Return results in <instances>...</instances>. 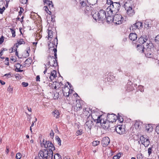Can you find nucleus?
Here are the masks:
<instances>
[{"label": "nucleus", "instance_id": "nucleus-12", "mask_svg": "<svg viewBox=\"0 0 159 159\" xmlns=\"http://www.w3.org/2000/svg\"><path fill=\"white\" fill-rule=\"evenodd\" d=\"M115 129L116 132L120 134H124L125 133V129L122 125H118L115 128Z\"/></svg>", "mask_w": 159, "mask_h": 159}, {"label": "nucleus", "instance_id": "nucleus-64", "mask_svg": "<svg viewBox=\"0 0 159 159\" xmlns=\"http://www.w3.org/2000/svg\"><path fill=\"white\" fill-rule=\"evenodd\" d=\"M0 83L2 85H4V84H5V82H4L3 81H2V80H0Z\"/></svg>", "mask_w": 159, "mask_h": 159}, {"label": "nucleus", "instance_id": "nucleus-56", "mask_svg": "<svg viewBox=\"0 0 159 159\" xmlns=\"http://www.w3.org/2000/svg\"><path fill=\"white\" fill-rule=\"evenodd\" d=\"M51 1H49L48 0H46L45 1H43L44 3V5H45V4L47 5L49 2H51Z\"/></svg>", "mask_w": 159, "mask_h": 159}, {"label": "nucleus", "instance_id": "nucleus-41", "mask_svg": "<svg viewBox=\"0 0 159 159\" xmlns=\"http://www.w3.org/2000/svg\"><path fill=\"white\" fill-rule=\"evenodd\" d=\"M98 0H91V2L90 3V5L93 6L96 4Z\"/></svg>", "mask_w": 159, "mask_h": 159}, {"label": "nucleus", "instance_id": "nucleus-28", "mask_svg": "<svg viewBox=\"0 0 159 159\" xmlns=\"http://www.w3.org/2000/svg\"><path fill=\"white\" fill-rule=\"evenodd\" d=\"M54 159H61V156L58 153H56L54 155Z\"/></svg>", "mask_w": 159, "mask_h": 159}, {"label": "nucleus", "instance_id": "nucleus-8", "mask_svg": "<svg viewBox=\"0 0 159 159\" xmlns=\"http://www.w3.org/2000/svg\"><path fill=\"white\" fill-rule=\"evenodd\" d=\"M91 116L94 121L97 123H99L102 117V116L100 115L99 113L97 112H93Z\"/></svg>", "mask_w": 159, "mask_h": 159}, {"label": "nucleus", "instance_id": "nucleus-55", "mask_svg": "<svg viewBox=\"0 0 159 159\" xmlns=\"http://www.w3.org/2000/svg\"><path fill=\"white\" fill-rule=\"evenodd\" d=\"M4 37L3 36H2L0 38V44H1L4 41Z\"/></svg>", "mask_w": 159, "mask_h": 159}, {"label": "nucleus", "instance_id": "nucleus-15", "mask_svg": "<svg viewBox=\"0 0 159 159\" xmlns=\"http://www.w3.org/2000/svg\"><path fill=\"white\" fill-rule=\"evenodd\" d=\"M70 89L67 86L65 85L64 87L62 89L63 93V95L66 97H68L71 93L70 92Z\"/></svg>", "mask_w": 159, "mask_h": 159}, {"label": "nucleus", "instance_id": "nucleus-10", "mask_svg": "<svg viewBox=\"0 0 159 159\" xmlns=\"http://www.w3.org/2000/svg\"><path fill=\"white\" fill-rule=\"evenodd\" d=\"M124 6L127 10V13L128 16H131L134 14V11L131 7L130 6L127 7L126 4H125Z\"/></svg>", "mask_w": 159, "mask_h": 159}, {"label": "nucleus", "instance_id": "nucleus-51", "mask_svg": "<svg viewBox=\"0 0 159 159\" xmlns=\"http://www.w3.org/2000/svg\"><path fill=\"white\" fill-rule=\"evenodd\" d=\"M134 125L136 128H138L139 127V126H140L139 123L138 122H136Z\"/></svg>", "mask_w": 159, "mask_h": 159}, {"label": "nucleus", "instance_id": "nucleus-22", "mask_svg": "<svg viewBox=\"0 0 159 159\" xmlns=\"http://www.w3.org/2000/svg\"><path fill=\"white\" fill-rule=\"evenodd\" d=\"M81 104L79 103H77L74 107V109L76 111L80 110L82 108Z\"/></svg>", "mask_w": 159, "mask_h": 159}, {"label": "nucleus", "instance_id": "nucleus-33", "mask_svg": "<svg viewBox=\"0 0 159 159\" xmlns=\"http://www.w3.org/2000/svg\"><path fill=\"white\" fill-rule=\"evenodd\" d=\"M17 42L20 45L24 44L25 42L23 39H19L17 40Z\"/></svg>", "mask_w": 159, "mask_h": 159}, {"label": "nucleus", "instance_id": "nucleus-45", "mask_svg": "<svg viewBox=\"0 0 159 159\" xmlns=\"http://www.w3.org/2000/svg\"><path fill=\"white\" fill-rule=\"evenodd\" d=\"M114 2H113L111 0H107V4L108 5H109L110 6L111 4H112Z\"/></svg>", "mask_w": 159, "mask_h": 159}, {"label": "nucleus", "instance_id": "nucleus-7", "mask_svg": "<svg viewBox=\"0 0 159 159\" xmlns=\"http://www.w3.org/2000/svg\"><path fill=\"white\" fill-rule=\"evenodd\" d=\"M43 145L44 147L46 148L51 147V148H49L48 149L51 150L52 152L55 149L54 145L51 142L44 139L43 141V144L42 146H43Z\"/></svg>", "mask_w": 159, "mask_h": 159}, {"label": "nucleus", "instance_id": "nucleus-34", "mask_svg": "<svg viewBox=\"0 0 159 159\" xmlns=\"http://www.w3.org/2000/svg\"><path fill=\"white\" fill-rule=\"evenodd\" d=\"M56 141L58 143V144L60 145L61 146V141L59 137L58 136L56 137Z\"/></svg>", "mask_w": 159, "mask_h": 159}, {"label": "nucleus", "instance_id": "nucleus-18", "mask_svg": "<svg viewBox=\"0 0 159 159\" xmlns=\"http://www.w3.org/2000/svg\"><path fill=\"white\" fill-rule=\"evenodd\" d=\"M88 120L85 123V126L86 128L90 130L92 127L93 126V124L91 120H89L88 119Z\"/></svg>", "mask_w": 159, "mask_h": 159}, {"label": "nucleus", "instance_id": "nucleus-2", "mask_svg": "<svg viewBox=\"0 0 159 159\" xmlns=\"http://www.w3.org/2000/svg\"><path fill=\"white\" fill-rule=\"evenodd\" d=\"M120 6L119 2H114L106 9V12L109 15L108 16L112 15V14L117 13L119 11Z\"/></svg>", "mask_w": 159, "mask_h": 159}, {"label": "nucleus", "instance_id": "nucleus-42", "mask_svg": "<svg viewBox=\"0 0 159 159\" xmlns=\"http://www.w3.org/2000/svg\"><path fill=\"white\" fill-rule=\"evenodd\" d=\"M21 155L20 153H17L16 155V157L17 159H20L21 157Z\"/></svg>", "mask_w": 159, "mask_h": 159}, {"label": "nucleus", "instance_id": "nucleus-31", "mask_svg": "<svg viewBox=\"0 0 159 159\" xmlns=\"http://www.w3.org/2000/svg\"><path fill=\"white\" fill-rule=\"evenodd\" d=\"M138 29L137 27V26L135 25V24H134L132 25L130 28V30H132L133 31H134L135 30L137 29Z\"/></svg>", "mask_w": 159, "mask_h": 159}, {"label": "nucleus", "instance_id": "nucleus-13", "mask_svg": "<svg viewBox=\"0 0 159 159\" xmlns=\"http://www.w3.org/2000/svg\"><path fill=\"white\" fill-rule=\"evenodd\" d=\"M117 116L114 114H108L107 116V119L110 122H113L116 121Z\"/></svg>", "mask_w": 159, "mask_h": 159}, {"label": "nucleus", "instance_id": "nucleus-27", "mask_svg": "<svg viewBox=\"0 0 159 159\" xmlns=\"http://www.w3.org/2000/svg\"><path fill=\"white\" fill-rule=\"evenodd\" d=\"M135 25L137 26V27L138 29L142 27V23L141 22L138 21L135 23Z\"/></svg>", "mask_w": 159, "mask_h": 159}, {"label": "nucleus", "instance_id": "nucleus-4", "mask_svg": "<svg viewBox=\"0 0 159 159\" xmlns=\"http://www.w3.org/2000/svg\"><path fill=\"white\" fill-rule=\"evenodd\" d=\"M48 61L47 63L44 64L45 68L47 70L50 66H56L57 65V60L55 57L53 56H49L48 58Z\"/></svg>", "mask_w": 159, "mask_h": 159}, {"label": "nucleus", "instance_id": "nucleus-63", "mask_svg": "<svg viewBox=\"0 0 159 159\" xmlns=\"http://www.w3.org/2000/svg\"><path fill=\"white\" fill-rule=\"evenodd\" d=\"M17 71L18 72H22L23 71V70H20L19 69V68H17Z\"/></svg>", "mask_w": 159, "mask_h": 159}, {"label": "nucleus", "instance_id": "nucleus-57", "mask_svg": "<svg viewBox=\"0 0 159 159\" xmlns=\"http://www.w3.org/2000/svg\"><path fill=\"white\" fill-rule=\"evenodd\" d=\"M40 78L39 76V75H37L36 77V81H40Z\"/></svg>", "mask_w": 159, "mask_h": 159}, {"label": "nucleus", "instance_id": "nucleus-40", "mask_svg": "<svg viewBox=\"0 0 159 159\" xmlns=\"http://www.w3.org/2000/svg\"><path fill=\"white\" fill-rule=\"evenodd\" d=\"M82 132L83 130L81 129L78 130L76 133V135L78 136L81 135L82 134Z\"/></svg>", "mask_w": 159, "mask_h": 159}, {"label": "nucleus", "instance_id": "nucleus-48", "mask_svg": "<svg viewBox=\"0 0 159 159\" xmlns=\"http://www.w3.org/2000/svg\"><path fill=\"white\" fill-rule=\"evenodd\" d=\"M7 90L9 91L10 93L11 92V93H12L13 89L10 86H9L7 89Z\"/></svg>", "mask_w": 159, "mask_h": 159}, {"label": "nucleus", "instance_id": "nucleus-17", "mask_svg": "<svg viewBox=\"0 0 159 159\" xmlns=\"http://www.w3.org/2000/svg\"><path fill=\"white\" fill-rule=\"evenodd\" d=\"M110 140L108 137H105L103 138L102 140L101 143L103 147H106L110 143Z\"/></svg>", "mask_w": 159, "mask_h": 159}, {"label": "nucleus", "instance_id": "nucleus-26", "mask_svg": "<svg viewBox=\"0 0 159 159\" xmlns=\"http://www.w3.org/2000/svg\"><path fill=\"white\" fill-rule=\"evenodd\" d=\"M80 4H81V6L83 7L85 6H86V0H81V1L80 2Z\"/></svg>", "mask_w": 159, "mask_h": 159}, {"label": "nucleus", "instance_id": "nucleus-24", "mask_svg": "<svg viewBox=\"0 0 159 159\" xmlns=\"http://www.w3.org/2000/svg\"><path fill=\"white\" fill-rule=\"evenodd\" d=\"M43 9L48 14L51 15V10H50L49 8H48V7L45 6L43 7Z\"/></svg>", "mask_w": 159, "mask_h": 159}, {"label": "nucleus", "instance_id": "nucleus-25", "mask_svg": "<svg viewBox=\"0 0 159 159\" xmlns=\"http://www.w3.org/2000/svg\"><path fill=\"white\" fill-rule=\"evenodd\" d=\"M109 15V14H108V13H107V16L106 18V19L107 22H110V21H111L112 20H113V17L112 16H112V15L108 16Z\"/></svg>", "mask_w": 159, "mask_h": 159}, {"label": "nucleus", "instance_id": "nucleus-60", "mask_svg": "<svg viewBox=\"0 0 159 159\" xmlns=\"http://www.w3.org/2000/svg\"><path fill=\"white\" fill-rule=\"evenodd\" d=\"M152 54H150V53L149 54V53H148L147 54V57H152Z\"/></svg>", "mask_w": 159, "mask_h": 159}, {"label": "nucleus", "instance_id": "nucleus-30", "mask_svg": "<svg viewBox=\"0 0 159 159\" xmlns=\"http://www.w3.org/2000/svg\"><path fill=\"white\" fill-rule=\"evenodd\" d=\"M146 46L147 48L151 49L152 48H153V44L151 43H147Z\"/></svg>", "mask_w": 159, "mask_h": 159}, {"label": "nucleus", "instance_id": "nucleus-50", "mask_svg": "<svg viewBox=\"0 0 159 159\" xmlns=\"http://www.w3.org/2000/svg\"><path fill=\"white\" fill-rule=\"evenodd\" d=\"M117 119L118 120H119V121L121 122H122L123 121V120L122 118V117L121 116H117Z\"/></svg>", "mask_w": 159, "mask_h": 159}, {"label": "nucleus", "instance_id": "nucleus-46", "mask_svg": "<svg viewBox=\"0 0 159 159\" xmlns=\"http://www.w3.org/2000/svg\"><path fill=\"white\" fill-rule=\"evenodd\" d=\"M4 76H6L7 78H10L11 77V75L10 72L4 75Z\"/></svg>", "mask_w": 159, "mask_h": 159}, {"label": "nucleus", "instance_id": "nucleus-23", "mask_svg": "<svg viewBox=\"0 0 159 159\" xmlns=\"http://www.w3.org/2000/svg\"><path fill=\"white\" fill-rule=\"evenodd\" d=\"M53 115L56 118H57L59 117L60 114L58 110H55L53 112Z\"/></svg>", "mask_w": 159, "mask_h": 159}, {"label": "nucleus", "instance_id": "nucleus-21", "mask_svg": "<svg viewBox=\"0 0 159 159\" xmlns=\"http://www.w3.org/2000/svg\"><path fill=\"white\" fill-rule=\"evenodd\" d=\"M137 38V35L135 33H131L129 36V39L132 41L135 40Z\"/></svg>", "mask_w": 159, "mask_h": 159}, {"label": "nucleus", "instance_id": "nucleus-6", "mask_svg": "<svg viewBox=\"0 0 159 159\" xmlns=\"http://www.w3.org/2000/svg\"><path fill=\"white\" fill-rule=\"evenodd\" d=\"M112 19V21L114 23L116 24L120 25L122 23L124 18L121 15L117 14L114 16Z\"/></svg>", "mask_w": 159, "mask_h": 159}, {"label": "nucleus", "instance_id": "nucleus-9", "mask_svg": "<svg viewBox=\"0 0 159 159\" xmlns=\"http://www.w3.org/2000/svg\"><path fill=\"white\" fill-rule=\"evenodd\" d=\"M99 123L102 127L104 129H107L110 127V122L108 121H105L103 119L101 118Z\"/></svg>", "mask_w": 159, "mask_h": 159}, {"label": "nucleus", "instance_id": "nucleus-53", "mask_svg": "<svg viewBox=\"0 0 159 159\" xmlns=\"http://www.w3.org/2000/svg\"><path fill=\"white\" fill-rule=\"evenodd\" d=\"M156 131L158 134H159V125L156 126Z\"/></svg>", "mask_w": 159, "mask_h": 159}, {"label": "nucleus", "instance_id": "nucleus-5", "mask_svg": "<svg viewBox=\"0 0 159 159\" xmlns=\"http://www.w3.org/2000/svg\"><path fill=\"white\" fill-rule=\"evenodd\" d=\"M58 44V40L57 37H56L53 40V42L52 43L50 42L48 44V46L49 49L53 48L52 49L53 51L54 52V54L55 57L57 59V45Z\"/></svg>", "mask_w": 159, "mask_h": 159}, {"label": "nucleus", "instance_id": "nucleus-16", "mask_svg": "<svg viewBox=\"0 0 159 159\" xmlns=\"http://www.w3.org/2000/svg\"><path fill=\"white\" fill-rule=\"evenodd\" d=\"M57 75V72L55 70H53L50 73L48 74V76L49 77V79L48 77H47V79L48 80H50L51 81H52L53 80L54 78H55L56 76Z\"/></svg>", "mask_w": 159, "mask_h": 159}, {"label": "nucleus", "instance_id": "nucleus-32", "mask_svg": "<svg viewBox=\"0 0 159 159\" xmlns=\"http://www.w3.org/2000/svg\"><path fill=\"white\" fill-rule=\"evenodd\" d=\"M121 154L120 153H117L116 155L113 156V159H119L121 156Z\"/></svg>", "mask_w": 159, "mask_h": 159}, {"label": "nucleus", "instance_id": "nucleus-14", "mask_svg": "<svg viewBox=\"0 0 159 159\" xmlns=\"http://www.w3.org/2000/svg\"><path fill=\"white\" fill-rule=\"evenodd\" d=\"M148 38L146 35L142 36L139 38L137 43H139L140 45H142L148 40Z\"/></svg>", "mask_w": 159, "mask_h": 159}, {"label": "nucleus", "instance_id": "nucleus-3", "mask_svg": "<svg viewBox=\"0 0 159 159\" xmlns=\"http://www.w3.org/2000/svg\"><path fill=\"white\" fill-rule=\"evenodd\" d=\"M92 16L96 20L102 21L106 18L107 15L104 10H101L97 13L93 14Z\"/></svg>", "mask_w": 159, "mask_h": 159}, {"label": "nucleus", "instance_id": "nucleus-35", "mask_svg": "<svg viewBox=\"0 0 159 159\" xmlns=\"http://www.w3.org/2000/svg\"><path fill=\"white\" fill-rule=\"evenodd\" d=\"M48 37L52 38L53 37V32L52 30H48Z\"/></svg>", "mask_w": 159, "mask_h": 159}, {"label": "nucleus", "instance_id": "nucleus-47", "mask_svg": "<svg viewBox=\"0 0 159 159\" xmlns=\"http://www.w3.org/2000/svg\"><path fill=\"white\" fill-rule=\"evenodd\" d=\"M5 9V7H3L2 8H0V13L1 14H2Z\"/></svg>", "mask_w": 159, "mask_h": 159}, {"label": "nucleus", "instance_id": "nucleus-37", "mask_svg": "<svg viewBox=\"0 0 159 159\" xmlns=\"http://www.w3.org/2000/svg\"><path fill=\"white\" fill-rule=\"evenodd\" d=\"M155 41L157 43L159 44V34L155 37Z\"/></svg>", "mask_w": 159, "mask_h": 159}, {"label": "nucleus", "instance_id": "nucleus-1", "mask_svg": "<svg viewBox=\"0 0 159 159\" xmlns=\"http://www.w3.org/2000/svg\"><path fill=\"white\" fill-rule=\"evenodd\" d=\"M38 155L35 157V159H52L53 153L51 150L44 149L39 151Z\"/></svg>", "mask_w": 159, "mask_h": 159}, {"label": "nucleus", "instance_id": "nucleus-20", "mask_svg": "<svg viewBox=\"0 0 159 159\" xmlns=\"http://www.w3.org/2000/svg\"><path fill=\"white\" fill-rule=\"evenodd\" d=\"M137 50L140 53H142L144 52V45L138 44L137 46Z\"/></svg>", "mask_w": 159, "mask_h": 159}, {"label": "nucleus", "instance_id": "nucleus-58", "mask_svg": "<svg viewBox=\"0 0 159 159\" xmlns=\"http://www.w3.org/2000/svg\"><path fill=\"white\" fill-rule=\"evenodd\" d=\"M37 42H34L33 43V45H35V46H34V49H35L36 47V45L37 44Z\"/></svg>", "mask_w": 159, "mask_h": 159}, {"label": "nucleus", "instance_id": "nucleus-19", "mask_svg": "<svg viewBox=\"0 0 159 159\" xmlns=\"http://www.w3.org/2000/svg\"><path fill=\"white\" fill-rule=\"evenodd\" d=\"M31 62V59L30 58L27 59L23 63V65L21 66H24V67L29 66L30 65Z\"/></svg>", "mask_w": 159, "mask_h": 159}, {"label": "nucleus", "instance_id": "nucleus-62", "mask_svg": "<svg viewBox=\"0 0 159 159\" xmlns=\"http://www.w3.org/2000/svg\"><path fill=\"white\" fill-rule=\"evenodd\" d=\"M22 1L23 3L26 4L28 0H22Z\"/></svg>", "mask_w": 159, "mask_h": 159}, {"label": "nucleus", "instance_id": "nucleus-59", "mask_svg": "<svg viewBox=\"0 0 159 159\" xmlns=\"http://www.w3.org/2000/svg\"><path fill=\"white\" fill-rule=\"evenodd\" d=\"M14 51H16V53H15L17 57H19L18 53V52L17 50V49L16 48L15 49H14Z\"/></svg>", "mask_w": 159, "mask_h": 159}, {"label": "nucleus", "instance_id": "nucleus-38", "mask_svg": "<svg viewBox=\"0 0 159 159\" xmlns=\"http://www.w3.org/2000/svg\"><path fill=\"white\" fill-rule=\"evenodd\" d=\"M137 158L138 159H143V156L141 153H139L137 155Z\"/></svg>", "mask_w": 159, "mask_h": 159}, {"label": "nucleus", "instance_id": "nucleus-49", "mask_svg": "<svg viewBox=\"0 0 159 159\" xmlns=\"http://www.w3.org/2000/svg\"><path fill=\"white\" fill-rule=\"evenodd\" d=\"M86 9L85 10L88 11H90L92 10V8L91 7H89L88 6H86Z\"/></svg>", "mask_w": 159, "mask_h": 159}, {"label": "nucleus", "instance_id": "nucleus-54", "mask_svg": "<svg viewBox=\"0 0 159 159\" xmlns=\"http://www.w3.org/2000/svg\"><path fill=\"white\" fill-rule=\"evenodd\" d=\"M22 85L25 87H26L28 85V83H27L23 82L22 83Z\"/></svg>", "mask_w": 159, "mask_h": 159}, {"label": "nucleus", "instance_id": "nucleus-29", "mask_svg": "<svg viewBox=\"0 0 159 159\" xmlns=\"http://www.w3.org/2000/svg\"><path fill=\"white\" fill-rule=\"evenodd\" d=\"M47 5H48L50 10H51V9L53 8V5L52 4V1L49 2Z\"/></svg>", "mask_w": 159, "mask_h": 159}, {"label": "nucleus", "instance_id": "nucleus-11", "mask_svg": "<svg viewBox=\"0 0 159 159\" xmlns=\"http://www.w3.org/2000/svg\"><path fill=\"white\" fill-rule=\"evenodd\" d=\"M140 141L141 143L146 147H148L150 144V141L149 139L144 138L143 136L140 137Z\"/></svg>", "mask_w": 159, "mask_h": 159}, {"label": "nucleus", "instance_id": "nucleus-36", "mask_svg": "<svg viewBox=\"0 0 159 159\" xmlns=\"http://www.w3.org/2000/svg\"><path fill=\"white\" fill-rule=\"evenodd\" d=\"M100 143V141L96 140L94 141L93 142V146H95L99 145Z\"/></svg>", "mask_w": 159, "mask_h": 159}, {"label": "nucleus", "instance_id": "nucleus-44", "mask_svg": "<svg viewBox=\"0 0 159 159\" xmlns=\"http://www.w3.org/2000/svg\"><path fill=\"white\" fill-rule=\"evenodd\" d=\"M146 129L148 131H151L152 130V129L150 127L149 125H148L146 126Z\"/></svg>", "mask_w": 159, "mask_h": 159}, {"label": "nucleus", "instance_id": "nucleus-39", "mask_svg": "<svg viewBox=\"0 0 159 159\" xmlns=\"http://www.w3.org/2000/svg\"><path fill=\"white\" fill-rule=\"evenodd\" d=\"M10 30L12 34V36L13 37H14L16 36L15 31L13 29H10Z\"/></svg>", "mask_w": 159, "mask_h": 159}, {"label": "nucleus", "instance_id": "nucleus-43", "mask_svg": "<svg viewBox=\"0 0 159 159\" xmlns=\"http://www.w3.org/2000/svg\"><path fill=\"white\" fill-rule=\"evenodd\" d=\"M152 147H151L148 149V153L149 155H150L152 153Z\"/></svg>", "mask_w": 159, "mask_h": 159}, {"label": "nucleus", "instance_id": "nucleus-61", "mask_svg": "<svg viewBox=\"0 0 159 159\" xmlns=\"http://www.w3.org/2000/svg\"><path fill=\"white\" fill-rule=\"evenodd\" d=\"M22 65H23V64L20 65V64H17V66H20V67H19V68H21V69H22V68H23V67H24V66H21V67H20V66H22Z\"/></svg>", "mask_w": 159, "mask_h": 159}, {"label": "nucleus", "instance_id": "nucleus-52", "mask_svg": "<svg viewBox=\"0 0 159 159\" xmlns=\"http://www.w3.org/2000/svg\"><path fill=\"white\" fill-rule=\"evenodd\" d=\"M50 135L51 138H53L54 135V133L52 130L51 131Z\"/></svg>", "mask_w": 159, "mask_h": 159}]
</instances>
